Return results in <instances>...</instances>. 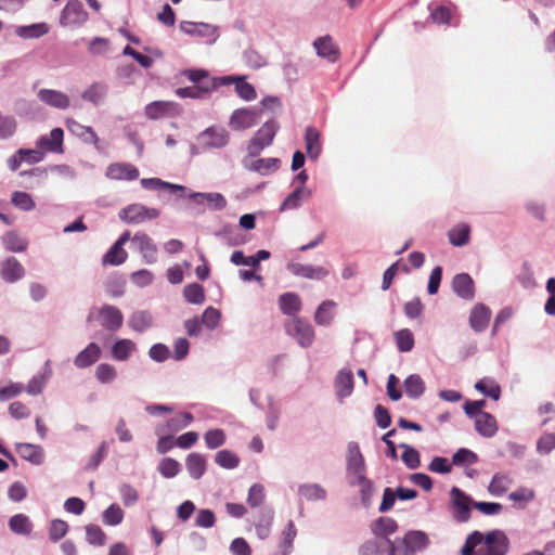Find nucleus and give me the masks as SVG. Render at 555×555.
Wrapping results in <instances>:
<instances>
[{"label":"nucleus","mask_w":555,"mask_h":555,"mask_svg":"<svg viewBox=\"0 0 555 555\" xmlns=\"http://www.w3.org/2000/svg\"><path fill=\"white\" fill-rule=\"evenodd\" d=\"M509 541L501 530H493L487 534L479 531L472 532L461 550L462 555H505Z\"/></svg>","instance_id":"nucleus-1"},{"label":"nucleus","mask_w":555,"mask_h":555,"mask_svg":"<svg viewBox=\"0 0 555 555\" xmlns=\"http://www.w3.org/2000/svg\"><path fill=\"white\" fill-rule=\"evenodd\" d=\"M279 124L274 120L264 122L249 141L247 151L250 156H257L260 152L272 144Z\"/></svg>","instance_id":"nucleus-2"},{"label":"nucleus","mask_w":555,"mask_h":555,"mask_svg":"<svg viewBox=\"0 0 555 555\" xmlns=\"http://www.w3.org/2000/svg\"><path fill=\"white\" fill-rule=\"evenodd\" d=\"M286 332L296 339L302 348H309L315 338L313 326L306 320L294 318L286 324Z\"/></svg>","instance_id":"nucleus-3"},{"label":"nucleus","mask_w":555,"mask_h":555,"mask_svg":"<svg viewBox=\"0 0 555 555\" xmlns=\"http://www.w3.org/2000/svg\"><path fill=\"white\" fill-rule=\"evenodd\" d=\"M158 209L146 207L142 204H131L119 211L120 220L130 224H139L147 220H154L158 218Z\"/></svg>","instance_id":"nucleus-4"},{"label":"nucleus","mask_w":555,"mask_h":555,"mask_svg":"<svg viewBox=\"0 0 555 555\" xmlns=\"http://www.w3.org/2000/svg\"><path fill=\"white\" fill-rule=\"evenodd\" d=\"M451 503L453 507V517L459 522H466L470 518V507H474V501L461 489L453 487L450 491Z\"/></svg>","instance_id":"nucleus-5"},{"label":"nucleus","mask_w":555,"mask_h":555,"mask_svg":"<svg viewBox=\"0 0 555 555\" xmlns=\"http://www.w3.org/2000/svg\"><path fill=\"white\" fill-rule=\"evenodd\" d=\"M261 117V111L256 108L235 109L229 120L232 130L241 131L254 127Z\"/></svg>","instance_id":"nucleus-6"},{"label":"nucleus","mask_w":555,"mask_h":555,"mask_svg":"<svg viewBox=\"0 0 555 555\" xmlns=\"http://www.w3.org/2000/svg\"><path fill=\"white\" fill-rule=\"evenodd\" d=\"M286 269L293 275L305 278L308 280L320 281L328 276L330 274V270L326 267L300 263L296 261H289L286 264Z\"/></svg>","instance_id":"nucleus-7"},{"label":"nucleus","mask_w":555,"mask_h":555,"mask_svg":"<svg viewBox=\"0 0 555 555\" xmlns=\"http://www.w3.org/2000/svg\"><path fill=\"white\" fill-rule=\"evenodd\" d=\"M88 20V13L79 0H70L64 7L60 22L64 26L81 25Z\"/></svg>","instance_id":"nucleus-8"},{"label":"nucleus","mask_w":555,"mask_h":555,"mask_svg":"<svg viewBox=\"0 0 555 555\" xmlns=\"http://www.w3.org/2000/svg\"><path fill=\"white\" fill-rule=\"evenodd\" d=\"M132 245L139 250L145 262L154 263L157 260V246L145 232L139 231L132 237Z\"/></svg>","instance_id":"nucleus-9"},{"label":"nucleus","mask_w":555,"mask_h":555,"mask_svg":"<svg viewBox=\"0 0 555 555\" xmlns=\"http://www.w3.org/2000/svg\"><path fill=\"white\" fill-rule=\"evenodd\" d=\"M180 29L191 37L206 39V41L209 43L214 42L217 37V27L207 23H194L184 21L180 24Z\"/></svg>","instance_id":"nucleus-10"},{"label":"nucleus","mask_w":555,"mask_h":555,"mask_svg":"<svg viewBox=\"0 0 555 555\" xmlns=\"http://www.w3.org/2000/svg\"><path fill=\"white\" fill-rule=\"evenodd\" d=\"M130 240V232H124L118 240L113 244V246L108 249V251L103 256L102 262L103 264L111 266H119L122 264L127 258L128 254L124 249V245Z\"/></svg>","instance_id":"nucleus-11"},{"label":"nucleus","mask_w":555,"mask_h":555,"mask_svg":"<svg viewBox=\"0 0 555 555\" xmlns=\"http://www.w3.org/2000/svg\"><path fill=\"white\" fill-rule=\"evenodd\" d=\"M98 318L101 325L107 330L115 332L122 326L124 315L115 306L104 305L98 311Z\"/></svg>","instance_id":"nucleus-12"},{"label":"nucleus","mask_w":555,"mask_h":555,"mask_svg":"<svg viewBox=\"0 0 555 555\" xmlns=\"http://www.w3.org/2000/svg\"><path fill=\"white\" fill-rule=\"evenodd\" d=\"M63 139L64 131L61 128H54L50 131L49 134L40 137L36 145L39 150L51 153H62L63 152Z\"/></svg>","instance_id":"nucleus-13"},{"label":"nucleus","mask_w":555,"mask_h":555,"mask_svg":"<svg viewBox=\"0 0 555 555\" xmlns=\"http://www.w3.org/2000/svg\"><path fill=\"white\" fill-rule=\"evenodd\" d=\"M105 176L112 180L132 181L138 179L139 170L130 163H113L107 166Z\"/></svg>","instance_id":"nucleus-14"},{"label":"nucleus","mask_w":555,"mask_h":555,"mask_svg":"<svg viewBox=\"0 0 555 555\" xmlns=\"http://www.w3.org/2000/svg\"><path fill=\"white\" fill-rule=\"evenodd\" d=\"M229 133L222 127H209L201 133L203 144L211 149H221L229 142Z\"/></svg>","instance_id":"nucleus-15"},{"label":"nucleus","mask_w":555,"mask_h":555,"mask_svg":"<svg viewBox=\"0 0 555 555\" xmlns=\"http://www.w3.org/2000/svg\"><path fill=\"white\" fill-rule=\"evenodd\" d=\"M452 289L457 296L466 300H472L475 296V283L467 273H459L453 278Z\"/></svg>","instance_id":"nucleus-16"},{"label":"nucleus","mask_w":555,"mask_h":555,"mask_svg":"<svg viewBox=\"0 0 555 555\" xmlns=\"http://www.w3.org/2000/svg\"><path fill=\"white\" fill-rule=\"evenodd\" d=\"M0 275L5 282L14 283L25 275V269L16 258L9 257L1 263Z\"/></svg>","instance_id":"nucleus-17"},{"label":"nucleus","mask_w":555,"mask_h":555,"mask_svg":"<svg viewBox=\"0 0 555 555\" xmlns=\"http://www.w3.org/2000/svg\"><path fill=\"white\" fill-rule=\"evenodd\" d=\"M38 99L47 105L57 109H66L70 103L69 98L65 93L52 89L39 90Z\"/></svg>","instance_id":"nucleus-18"},{"label":"nucleus","mask_w":555,"mask_h":555,"mask_svg":"<svg viewBox=\"0 0 555 555\" xmlns=\"http://www.w3.org/2000/svg\"><path fill=\"white\" fill-rule=\"evenodd\" d=\"M216 85L212 80L204 81L202 85H193L190 87L178 88L176 94L179 98H191V99H205L212 90Z\"/></svg>","instance_id":"nucleus-19"},{"label":"nucleus","mask_w":555,"mask_h":555,"mask_svg":"<svg viewBox=\"0 0 555 555\" xmlns=\"http://www.w3.org/2000/svg\"><path fill=\"white\" fill-rule=\"evenodd\" d=\"M370 529L375 538L389 539L388 537L398 530V524L390 517L382 516L371 524Z\"/></svg>","instance_id":"nucleus-20"},{"label":"nucleus","mask_w":555,"mask_h":555,"mask_svg":"<svg viewBox=\"0 0 555 555\" xmlns=\"http://www.w3.org/2000/svg\"><path fill=\"white\" fill-rule=\"evenodd\" d=\"M336 395L340 400L349 397L353 391V374L351 370H340L335 378Z\"/></svg>","instance_id":"nucleus-21"},{"label":"nucleus","mask_w":555,"mask_h":555,"mask_svg":"<svg viewBox=\"0 0 555 555\" xmlns=\"http://www.w3.org/2000/svg\"><path fill=\"white\" fill-rule=\"evenodd\" d=\"M101 356V349L95 343H90L74 359V364L78 369H85L94 364Z\"/></svg>","instance_id":"nucleus-22"},{"label":"nucleus","mask_w":555,"mask_h":555,"mask_svg":"<svg viewBox=\"0 0 555 555\" xmlns=\"http://www.w3.org/2000/svg\"><path fill=\"white\" fill-rule=\"evenodd\" d=\"M16 452L18 455L34 465H40L44 460L42 447L33 443H17Z\"/></svg>","instance_id":"nucleus-23"},{"label":"nucleus","mask_w":555,"mask_h":555,"mask_svg":"<svg viewBox=\"0 0 555 555\" xmlns=\"http://www.w3.org/2000/svg\"><path fill=\"white\" fill-rule=\"evenodd\" d=\"M491 318V311L482 304L476 305L469 315V324L476 332H481L487 328Z\"/></svg>","instance_id":"nucleus-24"},{"label":"nucleus","mask_w":555,"mask_h":555,"mask_svg":"<svg viewBox=\"0 0 555 555\" xmlns=\"http://www.w3.org/2000/svg\"><path fill=\"white\" fill-rule=\"evenodd\" d=\"M319 56L327 59L330 62H335L339 56V49L334 44L330 36L318 38L313 43Z\"/></svg>","instance_id":"nucleus-25"},{"label":"nucleus","mask_w":555,"mask_h":555,"mask_svg":"<svg viewBox=\"0 0 555 555\" xmlns=\"http://www.w3.org/2000/svg\"><path fill=\"white\" fill-rule=\"evenodd\" d=\"M348 473L353 477V480L364 476L365 464L364 459L359 450L358 446L350 448L348 461H347Z\"/></svg>","instance_id":"nucleus-26"},{"label":"nucleus","mask_w":555,"mask_h":555,"mask_svg":"<svg viewBox=\"0 0 555 555\" xmlns=\"http://www.w3.org/2000/svg\"><path fill=\"white\" fill-rule=\"evenodd\" d=\"M475 429L486 438L493 437L498 431L495 417L488 412L477 415V418H475Z\"/></svg>","instance_id":"nucleus-27"},{"label":"nucleus","mask_w":555,"mask_h":555,"mask_svg":"<svg viewBox=\"0 0 555 555\" xmlns=\"http://www.w3.org/2000/svg\"><path fill=\"white\" fill-rule=\"evenodd\" d=\"M390 539H378L365 541L359 548V555H388Z\"/></svg>","instance_id":"nucleus-28"},{"label":"nucleus","mask_w":555,"mask_h":555,"mask_svg":"<svg viewBox=\"0 0 555 555\" xmlns=\"http://www.w3.org/2000/svg\"><path fill=\"white\" fill-rule=\"evenodd\" d=\"M279 306L284 314L294 317L301 310L302 304L296 293H284L279 298Z\"/></svg>","instance_id":"nucleus-29"},{"label":"nucleus","mask_w":555,"mask_h":555,"mask_svg":"<svg viewBox=\"0 0 555 555\" xmlns=\"http://www.w3.org/2000/svg\"><path fill=\"white\" fill-rule=\"evenodd\" d=\"M141 185L146 190H169L179 196H182L186 190L183 185L172 184L158 178H144L141 180Z\"/></svg>","instance_id":"nucleus-30"},{"label":"nucleus","mask_w":555,"mask_h":555,"mask_svg":"<svg viewBox=\"0 0 555 555\" xmlns=\"http://www.w3.org/2000/svg\"><path fill=\"white\" fill-rule=\"evenodd\" d=\"M336 302L333 300L323 301L314 312V322L318 325L326 326L332 323L335 317Z\"/></svg>","instance_id":"nucleus-31"},{"label":"nucleus","mask_w":555,"mask_h":555,"mask_svg":"<svg viewBox=\"0 0 555 555\" xmlns=\"http://www.w3.org/2000/svg\"><path fill=\"white\" fill-rule=\"evenodd\" d=\"M176 108V104L169 101H155L146 105L145 115L150 119H158L170 115Z\"/></svg>","instance_id":"nucleus-32"},{"label":"nucleus","mask_w":555,"mask_h":555,"mask_svg":"<svg viewBox=\"0 0 555 555\" xmlns=\"http://www.w3.org/2000/svg\"><path fill=\"white\" fill-rule=\"evenodd\" d=\"M308 157L317 159L321 153L320 132L314 127H308L305 134Z\"/></svg>","instance_id":"nucleus-33"},{"label":"nucleus","mask_w":555,"mask_h":555,"mask_svg":"<svg viewBox=\"0 0 555 555\" xmlns=\"http://www.w3.org/2000/svg\"><path fill=\"white\" fill-rule=\"evenodd\" d=\"M404 544L415 554L417 551H423L427 547L429 540L423 531H409L402 539Z\"/></svg>","instance_id":"nucleus-34"},{"label":"nucleus","mask_w":555,"mask_h":555,"mask_svg":"<svg viewBox=\"0 0 555 555\" xmlns=\"http://www.w3.org/2000/svg\"><path fill=\"white\" fill-rule=\"evenodd\" d=\"M2 244L7 250L21 253L26 250L28 242L22 237L16 231H9L2 236Z\"/></svg>","instance_id":"nucleus-35"},{"label":"nucleus","mask_w":555,"mask_h":555,"mask_svg":"<svg viewBox=\"0 0 555 555\" xmlns=\"http://www.w3.org/2000/svg\"><path fill=\"white\" fill-rule=\"evenodd\" d=\"M470 235V227L467 223H459L449 232L448 237L453 246H464L468 244Z\"/></svg>","instance_id":"nucleus-36"},{"label":"nucleus","mask_w":555,"mask_h":555,"mask_svg":"<svg viewBox=\"0 0 555 555\" xmlns=\"http://www.w3.org/2000/svg\"><path fill=\"white\" fill-rule=\"evenodd\" d=\"M135 349L137 345L131 339H118L112 347V357L117 361H126Z\"/></svg>","instance_id":"nucleus-37"},{"label":"nucleus","mask_w":555,"mask_h":555,"mask_svg":"<svg viewBox=\"0 0 555 555\" xmlns=\"http://www.w3.org/2000/svg\"><path fill=\"white\" fill-rule=\"evenodd\" d=\"M186 468H188L189 474L193 478L199 479L206 470L205 456L199 453L189 454L186 457Z\"/></svg>","instance_id":"nucleus-38"},{"label":"nucleus","mask_w":555,"mask_h":555,"mask_svg":"<svg viewBox=\"0 0 555 555\" xmlns=\"http://www.w3.org/2000/svg\"><path fill=\"white\" fill-rule=\"evenodd\" d=\"M310 194V191H308L305 186L297 185L295 190L285 198L281 209L286 210L299 207L302 201L309 198Z\"/></svg>","instance_id":"nucleus-39"},{"label":"nucleus","mask_w":555,"mask_h":555,"mask_svg":"<svg viewBox=\"0 0 555 555\" xmlns=\"http://www.w3.org/2000/svg\"><path fill=\"white\" fill-rule=\"evenodd\" d=\"M512 483L513 479L509 475L498 473L492 477L488 490L491 494L499 496L504 494L509 489Z\"/></svg>","instance_id":"nucleus-40"},{"label":"nucleus","mask_w":555,"mask_h":555,"mask_svg":"<svg viewBox=\"0 0 555 555\" xmlns=\"http://www.w3.org/2000/svg\"><path fill=\"white\" fill-rule=\"evenodd\" d=\"M476 390L483 393L485 396L493 399L494 401L500 399L501 387L500 385L490 377H483L475 384Z\"/></svg>","instance_id":"nucleus-41"},{"label":"nucleus","mask_w":555,"mask_h":555,"mask_svg":"<svg viewBox=\"0 0 555 555\" xmlns=\"http://www.w3.org/2000/svg\"><path fill=\"white\" fill-rule=\"evenodd\" d=\"M189 197L192 201H197L198 198H205V204H207L210 208L216 210H221L227 206V201L220 193H198L193 192L189 194Z\"/></svg>","instance_id":"nucleus-42"},{"label":"nucleus","mask_w":555,"mask_h":555,"mask_svg":"<svg viewBox=\"0 0 555 555\" xmlns=\"http://www.w3.org/2000/svg\"><path fill=\"white\" fill-rule=\"evenodd\" d=\"M66 126H67L68 130L72 131L73 133H75L79 137H85V140L87 142H91L95 145L98 144L99 137L96 135L95 131L91 127L82 126L73 119H68L66 121Z\"/></svg>","instance_id":"nucleus-43"},{"label":"nucleus","mask_w":555,"mask_h":555,"mask_svg":"<svg viewBox=\"0 0 555 555\" xmlns=\"http://www.w3.org/2000/svg\"><path fill=\"white\" fill-rule=\"evenodd\" d=\"M280 165L281 160L279 158H260L251 164L250 169L262 176H267L271 172L276 171L280 168Z\"/></svg>","instance_id":"nucleus-44"},{"label":"nucleus","mask_w":555,"mask_h":555,"mask_svg":"<svg viewBox=\"0 0 555 555\" xmlns=\"http://www.w3.org/2000/svg\"><path fill=\"white\" fill-rule=\"evenodd\" d=\"M128 324L135 332H144L152 325V317L146 311H135L130 315Z\"/></svg>","instance_id":"nucleus-45"},{"label":"nucleus","mask_w":555,"mask_h":555,"mask_svg":"<svg viewBox=\"0 0 555 555\" xmlns=\"http://www.w3.org/2000/svg\"><path fill=\"white\" fill-rule=\"evenodd\" d=\"M404 390L406 396L418 398L425 391V384L420 375L412 374L404 380Z\"/></svg>","instance_id":"nucleus-46"},{"label":"nucleus","mask_w":555,"mask_h":555,"mask_svg":"<svg viewBox=\"0 0 555 555\" xmlns=\"http://www.w3.org/2000/svg\"><path fill=\"white\" fill-rule=\"evenodd\" d=\"M48 33L49 26L46 23L21 26L16 29V35L25 39L40 38Z\"/></svg>","instance_id":"nucleus-47"},{"label":"nucleus","mask_w":555,"mask_h":555,"mask_svg":"<svg viewBox=\"0 0 555 555\" xmlns=\"http://www.w3.org/2000/svg\"><path fill=\"white\" fill-rule=\"evenodd\" d=\"M9 527L16 534L27 535L31 532L33 525L26 515L17 514L11 517Z\"/></svg>","instance_id":"nucleus-48"},{"label":"nucleus","mask_w":555,"mask_h":555,"mask_svg":"<svg viewBox=\"0 0 555 555\" xmlns=\"http://www.w3.org/2000/svg\"><path fill=\"white\" fill-rule=\"evenodd\" d=\"M183 295L190 304L201 305L205 301L204 288L197 283L186 285L183 289Z\"/></svg>","instance_id":"nucleus-49"},{"label":"nucleus","mask_w":555,"mask_h":555,"mask_svg":"<svg viewBox=\"0 0 555 555\" xmlns=\"http://www.w3.org/2000/svg\"><path fill=\"white\" fill-rule=\"evenodd\" d=\"M395 339L399 351L409 352L414 347V336L413 333L403 328L395 333Z\"/></svg>","instance_id":"nucleus-50"},{"label":"nucleus","mask_w":555,"mask_h":555,"mask_svg":"<svg viewBox=\"0 0 555 555\" xmlns=\"http://www.w3.org/2000/svg\"><path fill=\"white\" fill-rule=\"evenodd\" d=\"M231 81L235 82V90L240 98H242L245 101H251L257 98V92L255 88L243 80L241 77H231L229 78Z\"/></svg>","instance_id":"nucleus-51"},{"label":"nucleus","mask_w":555,"mask_h":555,"mask_svg":"<svg viewBox=\"0 0 555 555\" xmlns=\"http://www.w3.org/2000/svg\"><path fill=\"white\" fill-rule=\"evenodd\" d=\"M106 95V87L102 83H93L82 93V99L95 105L103 102Z\"/></svg>","instance_id":"nucleus-52"},{"label":"nucleus","mask_w":555,"mask_h":555,"mask_svg":"<svg viewBox=\"0 0 555 555\" xmlns=\"http://www.w3.org/2000/svg\"><path fill=\"white\" fill-rule=\"evenodd\" d=\"M299 494L309 501L324 500L326 498V491L315 483L300 486Z\"/></svg>","instance_id":"nucleus-53"},{"label":"nucleus","mask_w":555,"mask_h":555,"mask_svg":"<svg viewBox=\"0 0 555 555\" xmlns=\"http://www.w3.org/2000/svg\"><path fill=\"white\" fill-rule=\"evenodd\" d=\"M87 541L92 545L103 546L106 543V533L98 525H88L86 527Z\"/></svg>","instance_id":"nucleus-54"},{"label":"nucleus","mask_w":555,"mask_h":555,"mask_svg":"<svg viewBox=\"0 0 555 555\" xmlns=\"http://www.w3.org/2000/svg\"><path fill=\"white\" fill-rule=\"evenodd\" d=\"M124 519V511L117 504L109 505L103 512V522L107 526H117Z\"/></svg>","instance_id":"nucleus-55"},{"label":"nucleus","mask_w":555,"mask_h":555,"mask_svg":"<svg viewBox=\"0 0 555 555\" xmlns=\"http://www.w3.org/2000/svg\"><path fill=\"white\" fill-rule=\"evenodd\" d=\"M215 461L219 466L227 469L235 468L240 463L238 456L229 450L219 451L216 454Z\"/></svg>","instance_id":"nucleus-56"},{"label":"nucleus","mask_w":555,"mask_h":555,"mask_svg":"<svg viewBox=\"0 0 555 555\" xmlns=\"http://www.w3.org/2000/svg\"><path fill=\"white\" fill-rule=\"evenodd\" d=\"M17 128L16 119L13 116H5L0 112V140L11 138Z\"/></svg>","instance_id":"nucleus-57"},{"label":"nucleus","mask_w":555,"mask_h":555,"mask_svg":"<svg viewBox=\"0 0 555 555\" xmlns=\"http://www.w3.org/2000/svg\"><path fill=\"white\" fill-rule=\"evenodd\" d=\"M12 204L25 211H29L35 208V202L33 197L26 192L16 191L12 194Z\"/></svg>","instance_id":"nucleus-58"},{"label":"nucleus","mask_w":555,"mask_h":555,"mask_svg":"<svg viewBox=\"0 0 555 555\" xmlns=\"http://www.w3.org/2000/svg\"><path fill=\"white\" fill-rule=\"evenodd\" d=\"M477 461V454L466 448L459 449L452 456V464L456 466L475 464Z\"/></svg>","instance_id":"nucleus-59"},{"label":"nucleus","mask_w":555,"mask_h":555,"mask_svg":"<svg viewBox=\"0 0 555 555\" xmlns=\"http://www.w3.org/2000/svg\"><path fill=\"white\" fill-rule=\"evenodd\" d=\"M401 448L404 449V452L402 453V461L403 463L410 468V469H416L421 465V459L420 453L414 448L408 446V444H400Z\"/></svg>","instance_id":"nucleus-60"},{"label":"nucleus","mask_w":555,"mask_h":555,"mask_svg":"<svg viewBox=\"0 0 555 555\" xmlns=\"http://www.w3.org/2000/svg\"><path fill=\"white\" fill-rule=\"evenodd\" d=\"M96 379L102 384L112 383L116 376V369L108 363H101L96 366L95 370Z\"/></svg>","instance_id":"nucleus-61"},{"label":"nucleus","mask_w":555,"mask_h":555,"mask_svg":"<svg viewBox=\"0 0 555 555\" xmlns=\"http://www.w3.org/2000/svg\"><path fill=\"white\" fill-rule=\"evenodd\" d=\"M68 531V525L62 519H53L49 528V539L52 542H57L66 535Z\"/></svg>","instance_id":"nucleus-62"},{"label":"nucleus","mask_w":555,"mask_h":555,"mask_svg":"<svg viewBox=\"0 0 555 555\" xmlns=\"http://www.w3.org/2000/svg\"><path fill=\"white\" fill-rule=\"evenodd\" d=\"M158 470L163 477L172 478L180 472V464L171 457H165L159 463Z\"/></svg>","instance_id":"nucleus-63"},{"label":"nucleus","mask_w":555,"mask_h":555,"mask_svg":"<svg viewBox=\"0 0 555 555\" xmlns=\"http://www.w3.org/2000/svg\"><path fill=\"white\" fill-rule=\"evenodd\" d=\"M209 449H217L225 442V434L222 429H210L204 436Z\"/></svg>","instance_id":"nucleus-64"}]
</instances>
